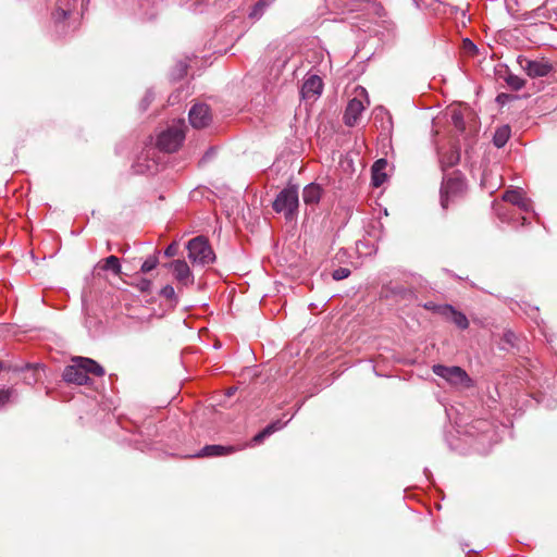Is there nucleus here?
I'll use <instances>...</instances> for the list:
<instances>
[{"instance_id": "nucleus-1", "label": "nucleus", "mask_w": 557, "mask_h": 557, "mask_svg": "<svg viewBox=\"0 0 557 557\" xmlns=\"http://www.w3.org/2000/svg\"><path fill=\"white\" fill-rule=\"evenodd\" d=\"M89 374L103 376L104 369L92 359L77 357L73 359L72 364L65 367L62 377L67 383L87 385L90 383Z\"/></svg>"}, {"instance_id": "nucleus-2", "label": "nucleus", "mask_w": 557, "mask_h": 557, "mask_svg": "<svg viewBox=\"0 0 557 557\" xmlns=\"http://www.w3.org/2000/svg\"><path fill=\"white\" fill-rule=\"evenodd\" d=\"M466 193V183L460 173L454 172L445 176L441 186V206L447 210L450 205H455L463 197Z\"/></svg>"}, {"instance_id": "nucleus-3", "label": "nucleus", "mask_w": 557, "mask_h": 557, "mask_svg": "<svg viewBox=\"0 0 557 557\" xmlns=\"http://www.w3.org/2000/svg\"><path fill=\"white\" fill-rule=\"evenodd\" d=\"M299 206L298 188L289 186L278 193L273 201V210L276 213H284L286 220H292L296 215Z\"/></svg>"}, {"instance_id": "nucleus-4", "label": "nucleus", "mask_w": 557, "mask_h": 557, "mask_svg": "<svg viewBox=\"0 0 557 557\" xmlns=\"http://www.w3.org/2000/svg\"><path fill=\"white\" fill-rule=\"evenodd\" d=\"M187 249L188 258L193 263L205 265L214 261V252L208 240L202 236L190 239L187 244Z\"/></svg>"}, {"instance_id": "nucleus-5", "label": "nucleus", "mask_w": 557, "mask_h": 557, "mask_svg": "<svg viewBox=\"0 0 557 557\" xmlns=\"http://www.w3.org/2000/svg\"><path fill=\"white\" fill-rule=\"evenodd\" d=\"M184 138V124L178 123L170 126L159 135L157 146L162 151L174 152L180 148Z\"/></svg>"}, {"instance_id": "nucleus-6", "label": "nucleus", "mask_w": 557, "mask_h": 557, "mask_svg": "<svg viewBox=\"0 0 557 557\" xmlns=\"http://www.w3.org/2000/svg\"><path fill=\"white\" fill-rule=\"evenodd\" d=\"M432 371L435 375L444 379L454 386H469L471 382L467 372L457 366L446 367L443 364H434Z\"/></svg>"}, {"instance_id": "nucleus-7", "label": "nucleus", "mask_w": 557, "mask_h": 557, "mask_svg": "<svg viewBox=\"0 0 557 557\" xmlns=\"http://www.w3.org/2000/svg\"><path fill=\"white\" fill-rule=\"evenodd\" d=\"M518 63L520 64L521 69L532 78L547 76L553 70V65L544 59L530 60L527 58H519Z\"/></svg>"}, {"instance_id": "nucleus-8", "label": "nucleus", "mask_w": 557, "mask_h": 557, "mask_svg": "<svg viewBox=\"0 0 557 557\" xmlns=\"http://www.w3.org/2000/svg\"><path fill=\"white\" fill-rule=\"evenodd\" d=\"M189 122L195 128H203L211 122L210 109L205 103H197L189 110Z\"/></svg>"}, {"instance_id": "nucleus-9", "label": "nucleus", "mask_w": 557, "mask_h": 557, "mask_svg": "<svg viewBox=\"0 0 557 557\" xmlns=\"http://www.w3.org/2000/svg\"><path fill=\"white\" fill-rule=\"evenodd\" d=\"M363 110L364 106L361 100L357 98L351 99L348 102L344 113V123L347 126H355L358 123Z\"/></svg>"}, {"instance_id": "nucleus-10", "label": "nucleus", "mask_w": 557, "mask_h": 557, "mask_svg": "<svg viewBox=\"0 0 557 557\" xmlns=\"http://www.w3.org/2000/svg\"><path fill=\"white\" fill-rule=\"evenodd\" d=\"M323 82L318 75H310L301 87V95L306 99L315 98L321 95Z\"/></svg>"}, {"instance_id": "nucleus-11", "label": "nucleus", "mask_w": 557, "mask_h": 557, "mask_svg": "<svg viewBox=\"0 0 557 557\" xmlns=\"http://www.w3.org/2000/svg\"><path fill=\"white\" fill-rule=\"evenodd\" d=\"M174 277L183 285L193 283V275L186 261L174 260L170 263Z\"/></svg>"}, {"instance_id": "nucleus-12", "label": "nucleus", "mask_w": 557, "mask_h": 557, "mask_svg": "<svg viewBox=\"0 0 557 557\" xmlns=\"http://www.w3.org/2000/svg\"><path fill=\"white\" fill-rule=\"evenodd\" d=\"M503 199L507 202L517 206L524 212H528L532 209L531 200L524 197L521 189L507 190L504 194Z\"/></svg>"}, {"instance_id": "nucleus-13", "label": "nucleus", "mask_w": 557, "mask_h": 557, "mask_svg": "<svg viewBox=\"0 0 557 557\" xmlns=\"http://www.w3.org/2000/svg\"><path fill=\"white\" fill-rule=\"evenodd\" d=\"M443 317L450 319L459 329L466 330L469 326L468 318L460 311L456 310L453 306L441 308Z\"/></svg>"}, {"instance_id": "nucleus-14", "label": "nucleus", "mask_w": 557, "mask_h": 557, "mask_svg": "<svg viewBox=\"0 0 557 557\" xmlns=\"http://www.w3.org/2000/svg\"><path fill=\"white\" fill-rule=\"evenodd\" d=\"M322 188L315 183L307 185L302 190V199L307 205H315L320 201Z\"/></svg>"}, {"instance_id": "nucleus-15", "label": "nucleus", "mask_w": 557, "mask_h": 557, "mask_svg": "<svg viewBox=\"0 0 557 557\" xmlns=\"http://www.w3.org/2000/svg\"><path fill=\"white\" fill-rule=\"evenodd\" d=\"M233 447L222 445H207L196 454V457H216L230 454Z\"/></svg>"}, {"instance_id": "nucleus-16", "label": "nucleus", "mask_w": 557, "mask_h": 557, "mask_svg": "<svg viewBox=\"0 0 557 557\" xmlns=\"http://www.w3.org/2000/svg\"><path fill=\"white\" fill-rule=\"evenodd\" d=\"M386 165H387V162L384 159H380L374 162V164L372 166V184L375 187H379L384 183V181L386 178L384 169Z\"/></svg>"}, {"instance_id": "nucleus-17", "label": "nucleus", "mask_w": 557, "mask_h": 557, "mask_svg": "<svg viewBox=\"0 0 557 557\" xmlns=\"http://www.w3.org/2000/svg\"><path fill=\"white\" fill-rule=\"evenodd\" d=\"M286 424V422H282L281 420H276L272 423H270L269 425H267L262 431H260L259 433H257L253 438H252V442L255 444H260L262 443V441L270 436L271 434H273L274 432L283 429V426Z\"/></svg>"}, {"instance_id": "nucleus-18", "label": "nucleus", "mask_w": 557, "mask_h": 557, "mask_svg": "<svg viewBox=\"0 0 557 557\" xmlns=\"http://www.w3.org/2000/svg\"><path fill=\"white\" fill-rule=\"evenodd\" d=\"M98 267L103 271H111L115 275L121 273V263L117 257L109 256L98 263Z\"/></svg>"}, {"instance_id": "nucleus-19", "label": "nucleus", "mask_w": 557, "mask_h": 557, "mask_svg": "<svg viewBox=\"0 0 557 557\" xmlns=\"http://www.w3.org/2000/svg\"><path fill=\"white\" fill-rule=\"evenodd\" d=\"M510 137V127L504 125L498 127L493 136V143L497 148L504 147Z\"/></svg>"}, {"instance_id": "nucleus-20", "label": "nucleus", "mask_w": 557, "mask_h": 557, "mask_svg": "<svg viewBox=\"0 0 557 557\" xmlns=\"http://www.w3.org/2000/svg\"><path fill=\"white\" fill-rule=\"evenodd\" d=\"M269 5H270V1L269 0H259L251 8V11L249 12V17L252 18V20H259L263 15L265 9Z\"/></svg>"}, {"instance_id": "nucleus-21", "label": "nucleus", "mask_w": 557, "mask_h": 557, "mask_svg": "<svg viewBox=\"0 0 557 557\" xmlns=\"http://www.w3.org/2000/svg\"><path fill=\"white\" fill-rule=\"evenodd\" d=\"M450 121L457 131H459V132L465 131V127H466L465 120H463L462 112L460 110L454 109L451 111Z\"/></svg>"}, {"instance_id": "nucleus-22", "label": "nucleus", "mask_w": 557, "mask_h": 557, "mask_svg": "<svg viewBox=\"0 0 557 557\" xmlns=\"http://www.w3.org/2000/svg\"><path fill=\"white\" fill-rule=\"evenodd\" d=\"M507 85L513 90H520L524 87V79L515 74H509L506 78Z\"/></svg>"}, {"instance_id": "nucleus-23", "label": "nucleus", "mask_w": 557, "mask_h": 557, "mask_svg": "<svg viewBox=\"0 0 557 557\" xmlns=\"http://www.w3.org/2000/svg\"><path fill=\"white\" fill-rule=\"evenodd\" d=\"M158 262H159V260H158L157 255L148 257L141 264V268H140L141 272L143 273L150 272L158 265Z\"/></svg>"}, {"instance_id": "nucleus-24", "label": "nucleus", "mask_w": 557, "mask_h": 557, "mask_svg": "<svg viewBox=\"0 0 557 557\" xmlns=\"http://www.w3.org/2000/svg\"><path fill=\"white\" fill-rule=\"evenodd\" d=\"M350 273L351 272L348 268H338L333 271L332 277L335 281H341V280L347 278L350 275Z\"/></svg>"}, {"instance_id": "nucleus-25", "label": "nucleus", "mask_w": 557, "mask_h": 557, "mask_svg": "<svg viewBox=\"0 0 557 557\" xmlns=\"http://www.w3.org/2000/svg\"><path fill=\"white\" fill-rule=\"evenodd\" d=\"M448 306H449V305H446V304H445V305H437V304H435V302H433V301H429V302H426V304L424 305V308H425L426 310L433 311V312H435V313H437V314H440V315H442V317H443V311H442V309H441V308L448 307Z\"/></svg>"}, {"instance_id": "nucleus-26", "label": "nucleus", "mask_w": 557, "mask_h": 557, "mask_svg": "<svg viewBox=\"0 0 557 557\" xmlns=\"http://www.w3.org/2000/svg\"><path fill=\"white\" fill-rule=\"evenodd\" d=\"M160 295L166 299H174L175 298V290L174 287L171 285H165L161 292Z\"/></svg>"}, {"instance_id": "nucleus-27", "label": "nucleus", "mask_w": 557, "mask_h": 557, "mask_svg": "<svg viewBox=\"0 0 557 557\" xmlns=\"http://www.w3.org/2000/svg\"><path fill=\"white\" fill-rule=\"evenodd\" d=\"M135 286L140 290V292H149L150 290V287H151V282L147 278H139L137 281V283L135 284Z\"/></svg>"}, {"instance_id": "nucleus-28", "label": "nucleus", "mask_w": 557, "mask_h": 557, "mask_svg": "<svg viewBox=\"0 0 557 557\" xmlns=\"http://www.w3.org/2000/svg\"><path fill=\"white\" fill-rule=\"evenodd\" d=\"M67 11L63 10V9H57L54 12H53V20L55 23H59L61 21H64L66 17H67Z\"/></svg>"}, {"instance_id": "nucleus-29", "label": "nucleus", "mask_w": 557, "mask_h": 557, "mask_svg": "<svg viewBox=\"0 0 557 557\" xmlns=\"http://www.w3.org/2000/svg\"><path fill=\"white\" fill-rule=\"evenodd\" d=\"M177 250H178V245L174 242L172 244H170L165 250H164V255L166 257H174L176 253H177Z\"/></svg>"}, {"instance_id": "nucleus-30", "label": "nucleus", "mask_w": 557, "mask_h": 557, "mask_svg": "<svg viewBox=\"0 0 557 557\" xmlns=\"http://www.w3.org/2000/svg\"><path fill=\"white\" fill-rule=\"evenodd\" d=\"M463 48L471 53H475L478 51L476 46L468 38L463 39Z\"/></svg>"}, {"instance_id": "nucleus-31", "label": "nucleus", "mask_w": 557, "mask_h": 557, "mask_svg": "<svg viewBox=\"0 0 557 557\" xmlns=\"http://www.w3.org/2000/svg\"><path fill=\"white\" fill-rule=\"evenodd\" d=\"M11 395H12L11 389H0V405H3L7 401H9Z\"/></svg>"}, {"instance_id": "nucleus-32", "label": "nucleus", "mask_w": 557, "mask_h": 557, "mask_svg": "<svg viewBox=\"0 0 557 557\" xmlns=\"http://www.w3.org/2000/svg\"><path fill=\"white\" fill-rule=\"evenodd\" d=\"M151 101H152V95H151V92H147L141 102L144 110L150 104Z\"/></svg>"}, {"instance_id": "nucleus-33", "label": "nucleus", "mask_w": 557, "mask_h": 557, "mask_svg": "<svg viewBox=\"0 0 557 557\" xmlns=\"http://www.w3.org/2000/svg\"><path fill=\"white\" fill-rule=\"evenodd\" d=\"M147 171L149 173H153L154 171H157V164H153L152 166L151 165H147Z\"/></svg>"}, {"instance_id": "nucleus-34", "label": "nucleus", "mask_w": 557, "mask_h": 557, "mask_svg": "<svg viewBox=\"0 0 557 557\" xmlns=\"http://www.w3.org/2000/svg\"><path fill=\"white\" fill-rule=\"evenodd\" d=\"M505 336H506L507 342L511 343L512 338L515 337V334L509 332Z\"/></svg>"}, {"instance_id": "nucleus-35", "label": "nucleus", "mask_w": 557, "mask_h": 557, "mask_svg": "<svg viewBox=\"0 0 557 557\" xmlns=\"http://www.w3.org/2000/svg\"><path fill=\"white\" fill-rule=\"evenodd\" d=\"M454 162H455V160H453V159H451V160L449 161V165L454 164Z\"/></svg>"}]
</instances>
